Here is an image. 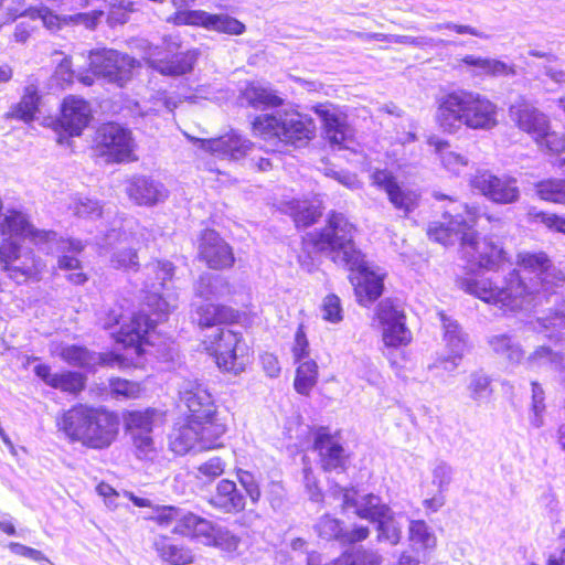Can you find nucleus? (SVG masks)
I'll list each match as a JSON object with an SVG mask.
<instances>
[{"mask_svg":"<svg viewBox=\"0 0 565 565\" xmlns=\"http://www.w3.org/2000/svg\"><path fill=\"white\" fill-rule=\"evenodd\" d=\"M38 31L39 28L35 24L22 21L14 26L12 39L17 43L25 44Z\"/></svg>","mask_w":565,"mask_h":565,"instance_id":"nucleus-63","label":"nucleus"},{"mask_svg":"<svg viewBox=\"0 0 565 565\" xmlns=\"http://www.w3.org/2000/svg\"><path fill=\"white\" fill-rule=\"evenodd\" d=\"M321 310L322 318L331 323L340 322L343 318L341 300L334 294H329L324 297Z\"/></svg>","mask_w":565,"mask_h":565,"instance_id":"nucleus-55","label":"nucleus"},{"mask_svg":"<svg viewBox=\"0 0 565 565\" xmlns=\"http://www.w3.org/2000/svg\"><path fill=\"white\" fill-rule=\"evenodd\" d=\"M509 116L514 126L531 138L536 136L551 121L546 114L525 99L512 104L509 107Z\"/></svg>","mask_w":565,"mask_h":565,"instance_id":"nucleus-23","label":"nucleus"},{"mask_svg":"<svg viewBox=\"0 0 565 565\" xmlns=\"http://www.w3.org/2000/svg\"><path fill=\"white\" fill-rule=\"evenodd\" d=\"M225 467V461L221 457L216 456L202 462L198 467V471L203 477H206L209 479H215L224 473Z\"/></svg>","mask_w":565,"mask_h":565,"instance_id":"nucleus-59","label":"nucleus"},{"mask_svg":"<svg viewBox=\"0 0 565 565\" xmlns=\"http://www.w3.org/2000/svg\"><path fill=\"white\" fill-rule=\"evenodd\" d=\"M243 316L241 310L211 299L193 303L190 309V322L200 331L239 324Z\"/></svg>","mask_w":565,"mask_h":565,"instance_id":"nucleus-18","label":"nucleus"},{"mask_svg":"<svg viewBox=\"0 0 565 565\" xmlns=\"http://www.w3.org/2000/svg\"><path fill=\"white\" fill-rule=\"evenodd\" d=\"M428 145L431 146L438 156L443 167L451 173H459L468 164V159L454 150L447 140L429 138Z\"/></svg>","mask_w":565,"mask_h":565,"instance_id":"nucleus-31","label":"nucleus"},{"mask_svg":"<svg viewBox=\"0 0 565 565\" xmlns=\"http://www.w3.org/2000/svg\"><path fill=\"white\" fill-rule=\"evenodd\" d=\"M533 189L540 200L565 206V179H542L534 183Z\"/></svg>","mask_w":565,"mask_h":565,"instance_id":"nucleus-34","label":"nucleus"},{"mask_svg":"<svg viewBox=\"0 0 565 565\" xmlns=\"http://www.w3.org/2000/svg\"><path fill=\"white\" fill-rule=\"evenodd\" d=\"M317 135L315 120L298 111L285 113L281 116L280 141L286 146L302 148L309 145Z\"/></svg>","mask_w":565,"mask_h":565,"instance_id":"nucleus-20","label":"nucleus"},{"mask_svg":"<svg viewBox=\"0 0 565 565\" xmlns=\"http://www.w3.org/2000/svg\"><path fill=\"white\" fill-rule=\"evenodd\" d=\"M235 476L250 502L253 504H257L262 499V489L254 473L248 470L237 468L235 470Z\"/></svg>","mask_w":565,"mask_h":565,"instance_id":"nucleus-50","label":"nucleus"},{"mask_svg":"<svg viewBox=\"0 0 565 565\" xmlns=\"http://www.w3.org/2000/svg\"><path fill=\"white\" fill-rule=\"evenodd\" d=\"M515 180L507 177H498L491 173H481L473 180V185L484 196L495 203L510 204L519 196V188Z\"/></svg>","mask_w":565,"mask_h":565,"instance_id":"nucleus-21","label":"nucleus"},{"mask_svg":"<svg viewBox=\"0 0 565 565\" xmlns=\"http://www.w3.org/2000/svg\"><path fill=\"white\" fill-rule=\"evenodd\" d=\"M103 15V10H92L88 12L60 15L46 6H29L23 9L9 7L6 13L7 21L9 22H14L19 18L23 17L29 18L30 20L39 19L43 26L49 31H60L64 26L77 25H82L88 30H94Z\"/></svg>","mask_w":565,"mask_h":565,"instance_id":"nucleus-12","label":"nucleus"},{"mask_svg":"<svg viewBox=\"0 0 565 565\" xmlns=\"http://www.w3.org/2000/svg\"><path fill=\"white\" fill-rule=\"evenodd\" d=\"M34 373L51 388L75 397L86 388L87 377L82 372L65 370L53 373L49 364H38L34 367Z\"/></svg>","mask_w":565,"mask_h":565,"instance_id":"nucleus-22","label":"nucleus"},{"mask_svg":"<svg viewBox=\"0 0 565 565\" xmlns=\"http://www.w3.org/2000/svg\"><path fill=\"white\" fill-rule=\"evenodd\" d=\"M294 387L297 393L308 396L318 382L319 370L315 360L297 362Z\"/></svg>","mask_w":565,"mask_h":565,"instance_id":"nucleus-35","label":"nucleus"},{"mask_svg":"<svg viewBox=\"0 0 565 565\" xmlns=\"http://www.w3.org/2000/svg\"><path fill=\"white\" fill-rule=\"evenodd\" d=\"M344 501L345 507H355V514L364 520L371 522H380L386 514L387 508L380 503V498L374 494H366L363 497L360 505L356 504L354 499L348 497V489H344Z\"/></svg>","mask_w":565,"mask_h":565,"instance_id":"nucleus-30","label":"nucleus"},{"mask_svg":"<svg viewBox=\"0 0 565 565\" xmlns=\"http://www.w3.org/2000/svg\"><path fill=\"white\" fill-rule=\"evenodd\" d=\"M56 267L67 271L66 280L74 286H82L88 280V275L83 269V263L73 255H61L57 258Z\"/></svg>","mask_w":565,"mask_h":565,"instance_id":"nucleus-42","label":"nucleus"},{"mask_svg":"<svg viewBox=\"0 0 565 565\" xmlns=\"http://www.w3.org/2000/svg\"><path fill=\"white\" fill-rule=\"evenodd\" d=\"M480 218L477 207L465 205L463 213H444L443 220L427 225L428 238L444 246L458 243V257L473 270L497 271L510 262L503 243L492 235H481L476 226Z\"/></svg>","mask_w":565,"mask_h":565,"instance_id":"nucleus-4","label":"nucleus"},{"mask_svg":"<svg viewBox=\"0 0 565 565\" xmlns=\"http://www.w3.org/2000/svg\"><path fill=\"white\" fill-rule=\"evenodd\" d=\"M56 427L72 444H79L86 449H108L118 438L120 417L105 406L75 403L63 411Z\"/></svg>","mask_w":565,"mask_h":565,"instance_id":"nucleus-5","label":"nucleus"},{"mask_svg":"<svg viewBox=\"0 0 565 565\" xmlns=\"http://www.w3.org/2000/svg\"><path fill=\"white\" fill-rule=\"evenodd\" d=\"M243 96L248 106L254 109L279 108L285 104L282 97L263 86L249 85L245 88Z\"/></svg>","mask_w":565,"mask_h":565,"instance_id":"nucleus-33","label":"nucleus"},{"mask_svg":"<svg viewBox=\"0 0 565 565\" xmlns=\"http://www.w3.org/2000/svg\"><path fill=\"white\" fill-rule=\"evenodd\" d=\"M206 11L203 10H177L169 17L166 22L173 26H199L204 29Z\"/></svg>","mask_w":565,"mask_h":565,"instance_id":"nucleus-46","label":"nucleus"},{"mask_svg":"<svg viewBox=\"0 0 565 565\" xmlns=\"http://www.w3.org/2000/svg\"><path fill=\"white\" fill-rule=\"evenodd\" d=\"M184 510L175 505H156L149 521L160 527H169L175 525L182 519Z\"/></svg>","mask_w":565,"mask_h":565,"instance_id":"nucleus-45","label":"nucleus"},{"mask_svg":"<svg viewBox=\"0 0 565 565\" xmlns=\"http://www.w3.org/2000/svg\"><path fill=\"white\" fill-rule=\"evenodd\" d=\"M482 73L489 76H510L515 74V68L502 61L486 58Z\"/></svg>","mask_w":565,"mask_h":565,"instance_id":"nucleus-60","label":"nucleus"},{"mask_svg":"<svg viewBox=\"0 0 565 565\" xmlns=\"http://www.w3.org/2000/svg\"><path fill=\"white\" fill-rule=\"evenodd\" d=\"M93 118L89 102L70 94L60 103L56 117L43 122V126L52 129L56 134V141L62 145L72 138L81 137Z\"/></svg>","mask_w":565,"mask_h":565,"instance_id":"nucleus-10","label":"nucleus"},{"mask_svg":"<svg viewBox=\"0 0 565 565\" xmlns=\"http://www.w3.org/2000/svg\"><path fill=\"white\" fill-rule=\"evenodd\" d=\"M158 411L153 407L131 409L122 413L125 431L134 434L152 433Z\"/></svg>","mask_w":565,"mask_h":565,"instance_id":"nucleus-29","label":"nucleus"},{"mask_svg":"<svg viewBox=\"0 0 565 565\" xmlns=\"http://www.w3.org/2000/svg\"><path fill=\"white\" fill-rule=\"evenodd\" d=\"M200 347L225 374L237 376L253 363L254 351L243 333L228 327L216 328L214 332L204 335Z\"/></svg>","mask_w":565,"mask_h":565,"instance_id":"nucleus-8","label":"nucleus"},{"mask_svg":"<svg viewBox=\"0 0 565 565\" xmlns=\"http://www.w3.org/2000/svg\"><path fill=\"white\" fill-rule=\"evenodd\" d=\"M127 194L137 205H152L159 200V191L151 181L143 177L129 181Z\"/></svg>","mask_w":565,"mask_h":565,"instance_id":"nucleus-36","label":"nucleus"},{"mask_svg":"<svg viewBox=\"0 0 565 565\" xmlns=\"http://www.w3.org/2000/svg\"><path fill=\"white\" fill-rule=\"evenodd\" d=\"M356 232V225L344 214L331 211L323 227L302 236L297 260L308 269L320 264L322 257L348 266L356 302L369 307L383 295L385 275L369 266L364 253L355 244Z\"/></svg>","mask_w":565,"mask_h":565,"instance_id":"nucleus-1","label":"nucleus"},{"mask_svg":"<svg viewBox=\"0 0 565 565\" xmlns=\"http://www.w3.org/2000/svg\"><path fill=\"white\" fill-rule=\"evenodd\" d=\"M211 530H213V521L192 511H184L180 522L172 526L173 534L202 544H205Z\"/></svg>","mask_w":565,"mask_h":565,"instance_id":"nucleus-27","label":"nucleus"},{"mask_svg":"<svg viewBox=\"0 0 565 565\" xmlns=\"http://www.w3.org/2000/svg\"><path fill=\"white\" fill-rule=\"evenodd\" d=\"M341 521L329 515L322 516L316 525L318 535L327 541H338L341 543L344 532Z\"/></svg>","mask_w":565,"mask_h":565,"instance_id":"nucleus-49","label":"nucleus"},{"mask_svg":"<svg viewBox=\"0 0 565 565\" xmlns=\"http://www.w3.org/2000/svg\"><path fill=\"white\" fill-rule=\"evenodd\" d=\"M90 151L94 157L109 164L137 160L132 131L117 121H105L96 127Z\"/></svg>","mask_w":565,"mask_h":565,"instance_id":"nucleus-9","label":"nucleus"},{"mask_svg":"<svg viewBox=\"0 0 565 565\" xmlns=\"http://www.w3.org/2000/svg\"><path fill=\"white\" fill-rule=\"evenodd\" d=\"M289 210V216L297 228L310 227L322 216L321 211L311 204L297 202L291 204Z\"/></svg>","mask_w":565,"mask_h":565,"instance_id":"nucleus-41","label":"nucleus"},{"mask_svg":"<svg viewBox=\"0 0 565 565\" xmlns=\"http://www.w3.org/2000/svg\"><path fill=\"white\" fill-rule=\"evenodd\" d=\"M377 531L379 540L388 541L391 544H397L402 536L399 527L391 522H383L382 520L379 522Z\"/></svg>","mask_w":565,"mask_h":565,"instance_id":"nucleus-64","label":"nucleus"},{"mask_svg":"<svg viewBox=\"0 0 565 565\" xmlns=\"http://www.w3.org/2000/svg\"><path fill=\"white\" fill-rule=\"evenodd\" d=\"M146 308L120 316L116 321L119 326L114 334L116 343L131 349L138 356L147 353L154 345L153 338L158 326L166 321L173 311V306L161 294L149 292L145 297Z\"/></svg>","mask_w":565,"mask_h":565,"instance_id":"nucleus-7","label":"nucleus"},{"mask_svg":"<svg viewBox=\"0 0 565 565\" xmlns=\"http://www.w3.org/2000/svg\"><path fill=\"white\" fill-rule=\"evenodd\" d=\"M53 77L61 85L70 86L74 83L75 71L71 56H64L54 70Z\"/></svg>","mask_w":565,"mask_h":565,"instance_id":"nucleus-58","label":"nucleus"},{"mask_svg":"<svg viewBox=\"0 0 565 565\" xmlns=\"http://www.w3.org/2000/svg\"><path fill=\"white\" fill-rule=\"evenodd\" d=\"M347 565H381V556L374 552L360 550L355 554L348 555Z\"/></svg>","mask_w":565,"mask_h":565,"instance_id":"nucleus-62","label":"nucleus"},{"mask_svg":"<svg viewBox=\"0 0 565 565\" xmlns=\"http://www.w3.org/2000/svg\"><path fill=\"white\" fill-rule=\"evenodd\" d=\"M516 266L501 286L481 276H459L456 285L465 294L495 307L502 315L513 316L529 308L539 292L554 294L565 282V274L554 266L545 250L518 253Z\"/></svg>","mask_w":565,"mask_h":565,"instance_id":"nucleus-2","label":"nucleus"},{"mask_svg":"<svg viewBox=\"0 0 565 565\" xmlns=\"http://www.w3.org/2000/svg\"><path fill=\"white\" fill-rule=\"evenodd\" d=\"M291 353L295 362L308 360L310 355L309 341L305 331V326L300 323L295 332Z\"/></svg>","mask_w":565,"mask_h":565,"instance_id":"nucleus-56","label":"nucleus"},{"mask_svg":"<svg viewBox=\"0 0 565 565\" xmlns=\"http://www.w3.org/2000/svg\"><path fill=\"white\" fill-rule=\"evenodd\" d=\"M207 502L215 510L226 514H238L246 509L245 495L231 479L220 480Z\"/></svg>","mask_w":565,"mask_h":565,"instance_id":"nucleus-24","label":"nucleus"},{"mask_svg":"<svg viewBox=\"0 0 565 565\" xmlns=\"http://www.w3.org/2000/svg\"><path fill=\"white\" fill-rule=\"evenodd\" d=\"M42 98V93L36 84L24 86L19 102L3 115L4 119L31 124L41 111Z\"/></svg>","mask_w":565,"mask_h":565,"instance_id":"nucleus-25","label":"nucleus"},{"mask_svg":"<svg viewBox=\"0 0 565 565\" xmlns=\"http://www.w3.org/2000/svg\"><path fill=\"white\" fill-rule=\"evenodd\" d=\"M409 539L425 547H433L436 544L435 536L429 532L428 525L423 520H415L411 522Z\"/></svg>","mask_w":565,"mask_h":565,"instance_id":"nucleus-54","label":"nucleus"},{"mask_svg":"<svg viewBox=\"0 0 565 565\" xmlns=\"http://www.w3.org/2000/svg\"><path fill=\"white\" fill-rule=\"evenodd\" d=\"M241 537L226 527L218 526L213 522V530L210 531L205 546L218 548L222 552L234 554L238 551Z\"/></svg>","mask_w":565,"mask_h":565,"instance_id":"nucleus-38","label":"nucleus"},{"mask_svg":"<svg viewBox=\"0 0 565 565\" xmlns=\"http://www.w3.org/2000/svg\"><path fill=\"white\" fill-rule=\"evenodd\" d=\"M204 29L227 35H241L246 31L245 24L228 14L206 12Z\"/></svg>","mask_w":565,"mask_h":565,"instance_id":"nucleus-39","label":"nucleus"},{"mask_svg":"<svg viewBox=\"0 0 565 565\" xmlns=\"http://www.w3.org/2000/svg\"><path fill=\"white\" fill-rule=\"evenodd\" d=\"M371 185L385 192L393 207L407 217L417 206L419 195L404 188L394 173L387 169H375L370 175Z\"/></svg>","mask_w":565,"mask_h":565,"instance_id":"nucleus-19","label":"nucleus"},{"mask_svg":"<svg viewBox=\"0 0 565 565\" xmlns=\"http://www.w3.org/2000/svg\"><path fill=\"white\" fill-rule=\"evenodd\" d=\"M181 413L168 436V447L177 456L206 452L224 446L227 423L212 394L193 385L180 396Z\"/></svg>","mask_w":565,"mask_h":565,"instance_id":"nucleus-3","label":"nucleus"},{"mask_svg":"<svg viewBox=\"0 0 565 565\" xmlns=\"http://www.w3.org/2000/svg\"><path fill=\"white\" fill-rule=\"evenodd\" d=\"M58 355L67 364L79 367L88 365L92 359L86 348L75 344L61 348Z\"/></svg>","mask_w":565,"mask_h":565,"instance_id":"nucleus-51","label":"nucleus"},{"mask_svg":"<svg viewBox=\"0 0 565 565\" xmlns=\"http://www.w3.org/2000/svg\"><path fill=\"white\" fill-rule=\"evenodd\" d=\"M194 246L195 259L207 270L228 271L236 264L233 245L215 228L205 227L200 231Z\"/></svg>","mask_w":565,"mask_h":565,"instance_id":"nucleus-13","label":"nucleus"},{"mask_svg":"<svg viewBox=\"0 0 565 565\" xmlns=\"http://www.w3.org/2000/svg\"><path fill=\"white\" fill-rule=\"evenodd\" d=\"M200 56V50L183 47L179 41L166 40L152 67L163 76L179 77L191 73Z\"/></svg>","mask_w":565,"mask_h":565,"instance_id":"nucleus-17","label":"nucleus"},{"mask_svg":"<svg viewBox=\"0 0 565 565\" xmlns=\"http://www.w3.org/2000/svg\"><path fill=\"white\" fill-rule=\"evenodd\" d=\"M2 209L3 204L0 200V244L29 241L35 247H40L50 244L56 238L57 234L55 231L38 228L23 212L10 209L2 214Z\"/></svg>","mask_w":565,"mask_h":565,"instance_id":"nucleus-14","label":"nucleus"},{"mask_svg":"<svg viewBox=\"0 0 565 565\" xmlns=\"http://www.w3.org/2000/svg\"><path fill=\"white\" fill-rule=\"evenodd\" d=\"M110 396L115 399H135L140 396L141 387L138 382H132L118 376L108 381Z\"/></svg>","mask_w":565,"mask_h":565,"instance_id":"nucleus-44","label":"nucleus"},{"mask_svg":"<svg viewBox=\"0 0 565 565\" xmlns=\"http://www.w3.org/2000/svg\"><path fill=\"white\" fill-rule=\"evenodd\" d=\"M152 433L130 435L132 452L140 460H151L156 454Z\"/></svg>","mask_w":565,"mask_h":565,"instance_id":"nucleus-48","label":"nucleus"},{"mask_svg":"<svg viewBox=\"0 0 565 565\" xmlns=\"http://www.w3.org/2000/svg\"><path fill=\"white\" fill-rule=\"evenodd\" d=\"M435 121L447 134H455L461 127L490 130L498 125V106L477 92L449 90L437 99Z\"/></svg>","mask_w":565,"mask_h":565,"instance_id":"nucleus-6","label":"nucleus"},{"mask_svg":"<svg viewBox=\"0 0 565 565\" xmlns=\"http://www.w3.org/2000/svg\"><path fill=\"white\" fill-rule=\"evenodd\" d=\"M137 61L113 49H96L88 53V72L94 77H103L124 86L132 77Z\"/></svg>","mask_w":565,"mask_h":565,"instance_id":"nucleus-15","label":"nucleus"},{"mask_svg":"<svg viewBox=\"0 0 565 565\" xmlns=\"http://www.w3.org/2000/svg\"><path fill=\"white\" fill-rule=\"evenodd\" d=\"M158 556L170 565H190L194 562L192 550L181 543L174 542L168 535H160L152 544Z\"/></svg>","mask_w":565,"mask_h":565,"instance_id":"nucleus-28","label":"nucleus"},{"mask_svg":"<svg viewBox=\"0 0 565 565\" xmlns=\"http://www.w3.org/2000/svg\"><path fill=\"white\" fill-rule=\"evenodd\" d=\"M532 139L544 153L561 154L565 152V134L555 130L551 121Z\"/></svg>","mask_w":565,"mask_h":565,"instance_id":"nucleus-37","label":"nucleus"},{"mask_svg":"<svg viewBox=\"0 0 565 565\" xmlns=\"http://www.w3.org/2000/svg\"><path fill=\"white\" fill-rule=\"evenodd\" d=\"M412 339V331L407 328L406 320L383 327L382 341L386 348L407 347Z\"/></svg>","mask_w":565,"mask_h":565,"instance_id":"nucleus-40","label":"nucleus"},{"mask_svg":"<svg viewBox=\"0 0 565 565\" xmlns=\"http://www.w3.org/2000/svg\"><path fill=\"white\" fill-rule=\"evenodd\" d=\"M374 318L383 328L401 320H406V315L399 303L391 298H386L377 303L374 311Z\"/></svg>","mask_w":565,"mask_h":565,"instance_id":"nucleus-43","label":"nucleus"},{"mask_svg":"<svg viewBox=\"0 0 565 565\" xmlns=\"http://www.w3.org/2000/svg\"><path fill=\"white\" fill-rule=\"evenodd\" d=\"M114 268L119 270H138L139 258L138 253L134 248H125L119 250L111 258Z\"/></svg>","mask_w":565,"mask_h":565,"instance_id":"nucleus-57","label":"nucleus"},{"mask_svg":"<svg viewBox=\"0 0 565 565\" xmlns=\"http://www.w3.org/2000/svg\"><path fill=\"white\" fill-rule=\"evenodd\" d=\"M490 345L497 354L507 355L511 361L519 362L523 356L521 348L512 342L508 334L494 335L490 339Z\"/></svg>","mask_w":565,"mask_h":565,"instance_id":"nucleus-47","label":"nucleus"},{"mask_svg":"<svg viewBox=\"0 0 565 565\" xmlns=\"http://www.w3.org/2000/svg\"><path fill=\"white\" fill-rule=\"evenodd\" d=\"M153 278L160 280L161 287L166 286L167 281L172 280L175 271V266L169 260H156L151 265Z\"/></svg>","mask_w":565,"mask_h":565,"instance_id":"nucleus-61","label":"nucleus"},{"mask_svg":"<svg viewBox=\"0 0 565 565\" xmlns=\"http://www.w3.org/2000/svg\"><path fill=\"white\" fill-rule=\"evenodd\" d=\"M0 266L7 276L18 285L39 282L46 271V262L33 249H28L23 254L20 243L0 244Z\"/></svg>","mask_w":565,"mask_h":565,"instance_id":"nucleus-11","label":"nucleus"},{"mask_svg":"<svg viewBox=\"0 0 565 565\" xmlns=\"http://www.w3.org/2000/svg\"><path fill=\"white\" fill-rule=\"evenodd\" d=\"M529 218L532 222H540L548 231L565 235V216L563 215L546 211H535L529 213Z\"/></svg>","mask_w":565,"mask_h":565,"instance_id":"nucleus-52","label":"nucleus"},{"mask_svg":"<svg viewBox=\"0 0 565 565\" xmlns=\"http://www.w3.org/2000/svg\"><path fill=\"white\" fill-rule=\"evenodd\" d=\"M313 110L322 121L327 141L338 149L345 148L347 141L351 138V130L347 121L324 105H318Z\"/></svg>","mask_w":565,"mask_h":565,"instance_id":"nucleus-26","label":"nucleus"},{"mask_svg":"<svg viewBox=\"0 0 565 565\" xmlns=\"http://www.w3.org/2000/svg\"><path fill=\"white\" fill-rule=\"evenodd\" d=\"M281 116L259 114L250 121L252 135L265 141H280Z\"/></svg>","mask_w":565,"mask_h":565,"instance_id":"nucleus-32","label":"nucleus"},{"mask_svg":"<svg viewBox=\"0 0 565 565\" xmlns=\"http://www.w3.org/2000/svg\"><path fill=\"white\" fill-rule=\"evenodd\" d=\"M470 397L479 401L492 394L491 379L482 373H473L468 385Z\"/></svg>","mask_w":565,"mask_h":565,"instance_id":"nucleus-53","label":"nucleus"},{"mask_svg":"<svg viewBox=\"0 0 565 565\" xmlns=\"http://www.w3.org/2000/svg\"><path fill=\"white\" fill-rule=\"evenodd\" d=\"M312 449L319 457V465L324 472H345L350 455L340 443V431L331 433L328 426L310 429Z\"/></svg>","mask_w":565,"mask_h":565,"instance_id":"nucleus-16","label":"nucleus"}]
</instances>
